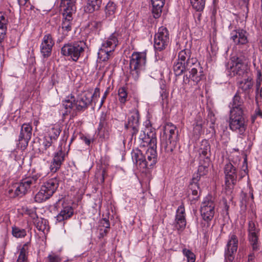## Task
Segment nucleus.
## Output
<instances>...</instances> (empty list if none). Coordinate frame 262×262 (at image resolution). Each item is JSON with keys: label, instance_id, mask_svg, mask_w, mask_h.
<instances>
[{"label": "nucleus", "instance_id": "bf43d9fd", "mask_svg": "<svg viewBox=\"0 0 262 262\" xmlns=\"http://www.w3.org/2000/svg\"><path fill=\"white\" fill-rule=\"evenodd\" d=\"M239 3L241 5L242 7L246 8L247 10H248V5H249V1L248 0H239Z\"/></svg>", "mask_w": 262, "mask_h": 262}, {"label": "nucleus", "instance_id": "a211bd4d", "mask_svg": "<svg viewBox=\"0 0 262 262\" xmlns=\"http://www.w3.org/2000/svg\"><path fill=\"white\" fill-rule=\"evenodd\" d=\"M245 60V57H237L236 56H233L231 58V64L230 69L234 75H239L244 74L245 73V66L244 64V60Z\"/></svg>", "mask_w": 262, "mask_h": 262}, {"label": "nucleus", "instance_id": "5701e85b", "mask_svg": "<svg viewBox=\"0 0 262 262\" xmlns=\"http://www.w3.org/2000/svg\"><path fill=\"white\" fill-rule=\"evenodd\" d=\"M58 185V180L56 178H54L45 182L41 188L43 189V191H46V193L51 196L56 190Z\"/></svg>", "mask_w": 262, "mask_h": 262}, {"label": "nucleus", "instance_id": "c85d7f7f", "mask_svg": "<svg viewBox=\"0 0 262 262\" xmlns=\"http://www.w3.org/2000/svg\"><path fill=\"white\" fill-rule=\"evenodd\" d=\"M200 181L199 177L197 175L196 176H193L191 181L189 184V189L191 190L192 195V201L197 200L199 195L198 190H200V187L199 186L198 182Z\"/></svg>", "mask_w": 262, "mask_h": 262}, {"label": "nucleus", "instance_id": "5fc2aeb1", "mask_svg": "<svg viewBox=\"0 0 262 262\" xmlns=\"http://www.w3.org/2000/svg\"><path fill=\"white\" fill-rule=\"evenodd\" d=\"M100 226L104 227L105 228L109 229L110 227V224L109 220L106 217L103 218L100 222Z\"/></svg>", "mask_w": 262, "mask_h": 262}, {"label": "nucleus", "instance_id": "09e8293b", "mask_svg": "<svg viewBox=\"0 0 262 262\" xmlns=\"http://www.w3.org/2000/svg\"><path fill=\"white\" fill-rule=\"evenodd\" d=\"M61 258L55 253L49 254L46 262H60Z\"/></svg>", "mask_w": 262, "mask_h": 262}, {"label": "nucleus", "instance_id": "4c0bfd02", "mask_svg": "<svg viewBox=\"0 0 262 262\" xmlns=\"http://www.w3.org/2000/svg\"><path fill=\"white\" fill-rule=\"evenodd\" d=\"M28 243H26L20 250L19 254L16 262H27L28 257Z\"/></svg>", "mask_w": 262, "mask_h": 262}, {"label": "nucleus", "instance_id": "a878e982", "mask_svg": "<svg viewBox=\"0 0 262 262\" xmlns=\"http://www.w3.org/2000/svg\"><path fill=\"white\" fill-rule=\"evenodd\" d=\"M232 107L230 111H235V112H244V101L239 95V93L237 91L234 96L232 99V103H231Z\"/></svg>", "mask_w": 262, "mask_h": 262}, {"label": "nucleus", "instance_id": "f03ea898", "mask_svg": "<svg viewBox=\"0 0 262 262\" xmlns=\"http://www.w3.org/2000/svg\"><path fill=\"white\" fill-rule=\"evenodd\" d=\"M92 98L93 96L91 92H85L79 95L76 100L74 96H71L70 99L63 101L62 105L66 110L63 115H68L74 108L78 111L85 110L91 104Z\"/></svg>", "mask_w": 262, "mask_h": 262}, {"label": "nucleus", "instance_id": "ea45409f", "mask_svg": "<svg viewBox=\"0 0 262 262\" xmlns=\"http://www.w3.org/2000/svg\"><path fill=\"white\" fill-rule=\"evenodd\" d=\"M61 129L58 126H53L49 130V136L50 138L55 141L56 140L61 133Z\"/></svg>", "mask_w": 262, "mask_h": 262}, {"label": "nucleus", "instance_id": "69168bd1", "mask_svg": "<svg viewBox=\"0 0 262 262\" xmlns=\"http://www.w3.org/2000/svg\"><path fill=\"white\" fill-rule=\"evenodd\" d=\"M18 3L20 6H24L28 0H17Z\"/></svg>", "mask_w": 262, "mask_h": 262}, {"label": "nucleus", "instance_id": "72a5a7b5", "mask_svg": "<svg viewBox=\"0 0 262 262\" xmlns=\"http://www.w3.org/2000/svg\"><path fill=\"white\" fill-rule=\"evenodd\" d=\"M102 0H88L86 6L85 7V11L92 13L98 10L100 8Z\"/></svg>", "mask_w": 262, "mask_h": 262}, {"label": "nucleus", "instance_id": "6e6552de", "mask_svg": "<svg viewBox=\"0 0 262 262\" xmlns=\"http://www.w3.org/2000/svg\"><path fill=\"white\" fill-rule=\"evenodd\" d=\"M84 43L83 41H74L65 44L61 49V53L65 56H70L76 61L84 52Z\"/></svg>", "mask_w": 262, "mask_h": 262}, {"label": "nucleus", "instance_id": "79ce46f5", "mask_svg": "<svg viewBox=\"0 0 262 262\" xmlns=\"http://www.w3.org/2000/svg\"><path fill=\"white\" fill-rule=\"evenodd\" d=\"M248 239L252 247L253 250L257 251L259 249L257 234H248Z\"/></svg>", "mask_w": 262, "mask_h": 262}, {"label": "nucleus", "instance_id": "0eeeda50", "mask_svg": "<svg viewBox=\"0 0 262 262\" xmlns=\"http://www.w3.org/2000/svg\"><path fill=\"white\" fill-rule=\"evenodd\" d=\"M146 63V54L143 52L134 53L129 63L130 73L134 80L138 79L141 70Z\"/></svg>", "mask_w": 262, "mask_h": 262}, {"label": "nucleus", "instance_id": "b1692460", "mask_svg": "<svg viewBox=\"0 0 262 262\" xmlns=\"http://www.w3.org/2000/svg\"><path fill=\"white\" fill-rule=\"evenodd\" d=\"M60 148L59 151L55 154L50 166V169L52 172H55L59 169L64 160V153L62 151L61 146Z\"/></svg>", "mask_w": 262, "mask_h": 262}, {"label": "nucleus", "instance_id": "7ed1b4c3", "mask_svg": "<svg viewBox=\"0 0 262 262\" xmlns=\"http://www.w3.org/2000/svg\"><path fill=\"white\" fill-rule=\"evenodd\" d=\"M41 174L34 173L23 179L20 182L13 184L8 190V193L11 197L21 196L25 195L32 186L35 185Z\"/></svg>", "mask_w": 262, "mask_h": 262}, {"label": "nucleus", "instance_id": "e2e57ef3", "mask_svg": "<svg viewBox=\"0 0 262 262\" xmlns=\"http://www.w3.org/2000/svg\"><path fill=\"white\" fill-rule=\"evenodd\" d=\"M255 114L257 116H260L261 118H262V112L259 110V108H257L255 110Z\"/></svg>", "mask_w": 262, "mask_h": 262}, {"label": "nucleus", "instance_id": "f704fd0d", "mask_svg": "<svg viewBox=\"0 0 262 262\" xmlns=\"http://www.w3.org/2000/svg\"><path fill=\"white\" fill-rule=\"evenodd\" d=\"M118 39L115 34H112L107 39L104 41L102 46H105L106 49H112L113 52L117 46Z\"/></svg>", "mask_w": 262, "mask_h": 262}, {"label": "nucleus", "instance_id": "052dcab7", "mask_svg": "<svg viewBox=\"0 0 262 262\" xmlns=\"http://www.w3.org/2000/svg\"><path fill=\"white\" fill-rule=\"evenodd\" d=\"M100 93V89L98 88H95V91H94V93L93 94H92L93 98V97H99Z\"/></svg>", "mask_w": 262, "mask_h": 262}, {"label": "nucleus", "instance_id": "2eb2a0df", "mask_svg": "<svg viewBox=\"0 0 262 262\" xmlns=\"http://www.w3.org/2000/svg\"><path fill=\"white\" fill-rule=\"evenodd\" d=\"M139 113L138 110L134 108L130 113L127 123L125 127L127 129H131L132 138L136 135L139 130Z\"/></svg>", "mask_w": 262, "mask_h": 262}, {"label": "nucleus", "instance_id": "cd10ccee", "mask_svg": "<svg viewBox=\"0 0 262 262\" xmlns=\"http://www.w3.org/2000/svg\"><path fill=\"white\" fill-rule=\"evenodd\" d=\"M73 214L74 210L73 207L67 206L63 208L59 213L56 216V218L58 222H60L71 217Z\"/></svg>", "mask_w": 262, "mask_h": 262}, {"label": "nucleus", "instance_id": "774afa93", "mask_svg": "<svg viewBox=\"0 0 262 262\" xmlns=\"http://www.w3.org/2000/svg\"><path fill=\"white\" fill-rule=\"evenodd\" d=\"M84 141L85 143L87 145H90V144L91 143V141H90V139H87L86 138H84Z\"/></svg>", "mask_w": 262, "mask_h": 262}, {"label": "nucleus", "instance_id": "4d7b16f0", "mask_svg": "<svg viewBox=\"0 0 262 262\" xmlns=\"http://www.w3.org/2000/svg\"><path fill=\"white\" fill-rule=\"evenodd\" d=\"M101 178L100 179V182L101 183H103L104 182L105 178L106 176V171L105 168H103L100 173Z\"/></svg>", "mask_w": 262, "mask_h": 262}, {"label": "nucleus", "instance_id": "aec40b11", "mask_svg": "<svg viewBox=\"0 0 262 262\" xmlns=\"http://www.w3.org/2000/svg\"><path fill=\"white\" fill-rule=\"evenodd\" d=\"M248 33L243 29L233 30L231 34V39L236 45H245L248 42Z\"/></svg>", "mask_w": 262, "mask_h": 262}, {"label": "nucleus", "instance_id": "e433bc0d", "mask_svg": "<svg viewBox=\"0 0 262 262\" xmlns=\"http://www.w3.org/2000/svg\"><path fill=\"white\" fill-rule=\"evenodd\" d=\"M190 51L189 49H186L180 51L178 55V60L182 62H188V60H196L194 58H190Z\"/></svg>", "mask_w": 262, "mask_h": 262}, {"label": "nucleus", "instance_id": "8fccbe9b", "mask_svg": "<svg viewBox=\"0 0 262 262\" xmlns=\"http://www.w3.org/2000/svg\"><path fill=\"white\" fill-rule=\"evenodd\" d=\"M54 140L51 139L48 137H45L43 139V141L42 142V145L43 146V149L45 150H47L50 147L52 146V143H53Z\"/></svg>", "mask_w": 262, "mask_h": 262}, {"label": "nucleus", "instance_id": "f8f14e48", "mask_svg": "<svg viewBox=\"0 0 262 262\" xmlns=\"http://www.w3.org/2000/svg\"><path fill=\"white\" fill-rule=\"evenodd\" d=\"M32 134V127L30 123H24L21 125L18 138L17 146L22 150L26 148Z\"/></svg>", "mask_w": 262, "mask_h": 262}, {"label": "nucleus", "instance_id": "6ab92c4d", "mask_svg": "<svg viewBox=\"0 0 262 262\" xmlns=\"http://www.w3.org/2000/svg\"><path fill=\"white\" fill-rule=\"evenodd\" d=\"M174 227L179 231H183L186 225L185 211L183 204L180 205L176 212L174 222Z\"/></svg>", "mask_w": 262, "mask_h": 262}, {"label": "nucleus", "instance_id": "6e6d98bb", "mask_svg": "<svg viewBox=\"0 0 262 262\" xmlns=\"http://www.w3.org/2000/svg\"><path fill=\"white\" fill-rule=\"evenodd\" d=\"M242 198V203L243 204H246L248 202L249 199L247 198V194L246 193L242 191L241 194Z\"/></svg>", "mask_w": 262, "mask_h": 262}, {"label": "nucleus", "instance_id": "9d476101", "mask_svg": "<svg viewBox=\"0 0 262 262\" xmlns=\"http://www.w3.org/2000/svg\"><path fill=\"white\" fill-rule=\"evenodd\" d=\"M224 173L226 192L227 194H230L236 183L237 169L230 162H229L225 165Z\"/></svg>", "mask_w": 262, "mask_h": 262}, {"label": "nucleus", "instance_id": "39448f33", "mask_svg": "<svg viewBox=\"0 0 262 262\" xmlns=\"http://www.w3.org/2000/svg\"><path fill=\"white\" fill-rule=\"evenodd\" d=\"M247 127V121L244 112L230 111L229 128L240 135H244Z\"/></svg>", "mask_w": 262, "mask_h": 262}, {"label": "nucleus", "instance_id": "f257e3e1", "mask_svg": "<svg viewBox=\"0 0 262 262\" xmlns=\"http://www.w3.org/2000/svg\"><path fill=\"white\" fill-rule=\"evenodd\" d=\"M141 141L140 146H147L145 156L147 160L149 168H151L157 161V138L156 133L150 131L146 134L145 131L141 132L139 136Z\"/></svg>", "mask_w": 262, "mask_h": 262}, {"label": "nucleus", "instance_id": "1a4fd4ad", "mask_svg": "<svg viewBox=\"0 0 262 262\" xmlns=\"http://www.w3.org/2000/svg\"><path fill=\"white\" fill-rule=\"evenodd\" d=\"M214 198L211 195L206 196L202 203L200 211L203 220L207 224L212 220L215 213Z\"/></svg>", "mask_w": 262, "mask_h": 262}, {"label": "nucleus", "instance_id": "49530a36", "mask_svg": "<svg viewBox=\"0 0 262 262\" xmlns=\"http://www.w3.org/2000/svg\"><path fill=\"white\" fill-rule=\"evenodd\" d=\"M259 229L256 228L255 223L253 221H250L248 223V234H257L259 232Z\"/></svg>", "mask_w": 262, "mask_h": 262}, {"label": "nucleus", "instance_id": "20e7f679", "mask_svg": "<svg viewBox=\"0 0 262 262\" xmlns=\"http://www.w3.org/2000/svg\"><path fill=\"white\" fill-rule=\"evenodd\" d=\"M76 0H61V6L63 7V18L61 24L62 34L67 36L73 26V14L75 13Z\"/></svg>", "mask_w": 262, "mask_h": 262}, {"label": "nucleus", "instance_id": "f3484780", "mask_svg": "<svg viewBox=\"0 0 262 262\" xmlns=\"http://www.w3.org/2000/svg\"><path fill=\"white\" fill-rule=\"evenodd\" d=\"M131 155L133 161L141 170L143 171L145 169H150L145 156L141 150L138 148L133 149Z\"/></svg>", "mask_w": 262, "mask_h": 262}, {"label": "nucleus", "instance_id": "680f3d73", "mask_svg": "<svg viewBox=\"0 0 262 262\" xmlns=\"http://www.w3.org/2000/svg\"><path fill=\"white\" fill-rule=\"evenodd\" d=\"M107 95H107V92H104L103 96L102 98L101 101L100 106H101L103 105V104L104 103L106 97L107 96Z\"/></svg>", "mask_w": 262, "mask_h": 262}, {"label": "nucleus", "instance_id": "4be33fe9", "mask_svg": "<svg viewBox=\"0 0 262 262\" xmlns=\"http://www.w3.org/2000/svg\"><path fill=\"white\" fill-rule=\"evenodd\" d=\"M199 154V160H203L210 161V145L208 141L206 140H203L200 144L198 149Z\"/></svg>", "mask_w": 262, "mask_h": 262}, {"label": "nucleus", "instance_id": "c03bdc74", "mask_svg": "<svg viewBox=\"0 0 262 262\" xmlns=\"http://www.w3.org/2000/svg\"><path fill=\"white\" fill-rule=\"evenodd\" d=\"M12 234L17 238L25 237L26 235V231L25 229H20L18 227L12 228Z\"/></svg>", "mask_w": 262, "mask_h": 262}, {"label": "nucleus", "instance_id": "473e14b6", "mask_svg": "<svg viewBox=\"0 0 262 262\" xmlns=\"http://www.w3.org/2000/svg\"><path fill=\"white\" fill-rule=\"evenodd\" d=\"M210 163V161H208V160H200L198 172L194 174L193 176H196L198 175L200 179L201 177L206 175L208 172V167Z\"/></svg>", "mask_w": 262, "mask_h": 262}, {"label": "nucleus", "instance_id": "2f4dec72", "mask_svg": "<svg viewBox=\"0 0 262 262\" xmlns=\"http://www.w3.org/2000/svg\"><path fill=\"white\" fill-rule=\"evenodd\" d=\"M165 129L168 131V133L164 132L163 136H167L169 140L178 141V130L176 126L171 123H168Z\"/></svg>", "mask_w": 262, "mask_h": 262}, {"label": "nucleus", "instance_id": "dca6fc26", "mask_svg": "<svg viewBox=\"0 0 262 262\" xmlns=\"http://www.w3.org/2000/svg\"><path fill=\"white\" fill-rule=\"evenodd\" d=\"M54 41L50 34L44 35L40 45V53L43 58H47L51 55Z\"/></svg>", "mask_w": 262, "mask_h": 262}, {"label": "nucleus", "instance_id": "de8ad7c7", "mask_svg": "<svg viewBox=\"0 0 262 262\" xmlns=\"http://www.w3.org/2000/svg\"><path fill=\"white\" fill-rule=\"evenodd\" d=\"M89 27L93 31L99 30L101 27V23L98 21H92L89 23Z\"/></svg>", "mask_w": 262, "mask_h": 262}, {"label": "nucleus", "instance_id": "603ef678", "mask_svg": "<svg viewBox=\"0 0 262 262\" xmlns=\"http://www.w3.org/2000/svg\"><path fill=\"white\" fill-rule=\"evenodd\" d=\"M199 67L200 68V69L199 70H197V71L196 72V73H195L194 74V77H195L196 78H198V79H198V81H195V80H193L194 82H195L196 83H198V82H199L200 80H201L202 79H203L205 76H204V74H203V69L200 66V65L199 64Z\"/></svg>", "mask_w": 262, "mask_h": 262}, {"label": "nucleus", "instance_id": "4468645a", "mask_svg": "<svg viewBox=\"0 0 262 262\" xmlns=\"http://www.w3.org/2000/svg\"><path fill=\"white\" fill-rule=\"evenodd\" d=\"M109 117L107 113L102 112L99 126L98 128V134L100 138L108 139L110 136L111 127L108 121Z\"/></svg>", "mask_w": 262, "mask_h": 262}, {"label": "nucleus", "instance_id": "9b49d317", "mask_svg": "<svg viewBox=\"0 0 262 262\" xmlns=\"http://www.w3.org/2000/svg\"><path fill=\"white\" fill-rule=\"evenodd\" d=\"M169 43V34L166 28L160 27L158 32L155 35L154 48L157 51H161L166 49Z\"/></svg>", "mask_w": 262, "mask_h": 262}, {"label": "nucleus", "instance_id": "58836bf2", "mask_svg": "<svg viewBox=\"0 0 262 262\" xmlns=\"http://www.w3.org/2000/svg\"><path fill=\"white\" fill-rule=\"evenodd\" d=\"M118 94L120 102L124 104L128 100L127 88L125 86L120 88L118 91Z\"/></svg>", "mask_w": 262, "mask_h": 262}, {"label": "nucleus", "instance_id": "0e129e2a", "mask_svg": "<svg viewBox=\"0 0 262 262\" xmlns=\"http://www.w3.org/2000/svg\"><path fill=\"white\" fill-rule=\"evenodd\" d=\"M108 229L105 228L103 231L100 232V235L101 237H103L105 235L108 233Z\"/></svg>", "mask_w": 262, "mask_h": 262}, {"label": "nucleus", "instance_id": "c9c22d12", "mask_svg": "<svg viewBox=\"0 0 262 262\" xmlns=\"http://www.w3.org/2000/svg\"><path fill=\"white\" fill-rule=\"evenodd\" d=\"M112 52V49H106L105 46H101L98 53V58L102 61H107Z\"/></svg>", "mask_w": 262, "mask_h": 262}, {"label": "nucleus", "instance_id": "338daca9", "mask_svg": "<svg viewBox=\"0 0 262 262\" xmlns=\"http://www.w3.org/2000/svg\"><path fill=\"white\" fill-rule=\"evenodd\" d=\"M254 257V254L253 253H251L249 255V258H248V260H252Z\"/></svg>", "mask_w": 262, "mask_h": 262}, {"label": "nucleus", "instance_id": "864d4df0", "mask_svg": "<svg viewBox=\"0 0 262 262\" xmlns=\"http://www.w3.org/2000/svg\"><path fill=\"white\" fill-rule=\"evenodd\" d=\"M261 82H262V75L261 72L260 70L257 71V78L256 81V91H258L260 89Z\"/></svg>", "mask_w": 262, "mask_h": 262}, {"label": "nucleus", "instance_id": "3c124183", "mask_svg": "<svg viewBox=\"0 0 262 262\" xmlns=\"http://www.w3.org/2000/svg\"><path fill=\"white\" fill-rule=\"evenodd\" d=\"M161 97L163 103H168V92L166 89H162L160 92Z\"/></svg>", "mask_w": 262, "mask_h": 262}, {"label": "nucleus", "instance_id": "c756f323", "mask_svg": "<svg viewBox=\"0 0 262 262\" xmlns=\"http://www.w3.org/2000/svg\"><path fill=\"white\" fill-rule=\"evenodd\" d=\"M152 5V12L155 18H159L161 14L165 0H151Z\"/></svg>", "mask_w": 262, "mask_h": 262}, {"label": "nucleus", "instance_id": "a19ab883", "mask_svg": "<svg viewBox=\"0 0 262 262\" xmlns=\"http://www.w3.org/2000/svg\"><path fill=\"white\" fill-rule=\"evenodd\" d=\"M51 196H49L46 192L43 191L41 188L40 191L35 195L34 200L36 202L41 203L49 199Z\"/></svg>", "mask_w": 262, "mask_h": 262}, {"label": "nucleus", "instance_id": "393cba45", "mask_svg": "<svg viewBox=\"0 0 262 262\" xmlns=\"http://www.w3.org/2000/svg\"><path fill=\"white\" fill-rule=\"evenodd\" d=\"M30 216L33 219V223L38 230L44 232L46 229L47 221L44 219H39L34 211H30L29 213Z\"/></svg>", "mask_w": 262, "mask_h": 262}, {"label": "nucleus", "instance_id": "423d86ee", "mask_svg": "<svg viewBox=\"0 0 262 262\" xmlns=\"http://www.w3.org/2000/svg\"><path fill=\"white\" fill-rule=\"evenodd\" d=\"M199 69H200L199 63L196 60H188L186 62H182L178 60L173 64V71L176 76H180L183 72L189 71L190 73L189 78L192 80H198L199 79L194 77V74L196 73L197 70Z\"/></svg>", "mask_w": 262, "mask_h": 262}, {"label": "nucleus", "instance_id": "a18cd8bd", "mask_svg": "<svg viewBox=\"0 0 262 262\" xmlns=\"http://www.w3.org/2000/svg\"><path fill=\"white\" fill-rule=\"evenodd\" d=\"M183 253L187 257L188 262H195V255L191 251L185 248L183 250Z\"/></svg>", "mask_w": 262, "mask_h": 262}, {"label": "nucleus", "instance_id": "bb28decb", "mask_svg": "<svg viewBox=\"0 0 262 262\" xmlns=\"http://www.w3.org/2000/svg\"><path fill=\"white\" fill-rule=\"evenodd\" d=\"M253 81L251 77L248 76L238 82V88L243 92L246 94H249L253 86Z\"/></svg>", "mask_w": 262, "mask_h": 262}, {"label": "nucleus", "instance_id": "ddd939ff", "mask_svg": "<svg viewBox=\"0 0 262 262\" xmlns=\"http://www.w3.org/2000/svg\"><path fill=\"white\" fill-rule=\"evenodd\" d=\"M238 240L237 236L234 234H230L225 250V256L226 262H237L233 261L234 254L238 247Z\"/></svg>", "mask_w": 262, "mask_h": 262}, {"label": "nucleus", "instance_id": "412c9836", "mask_svg": "<svg viewBox=\"0 0 262 262\" xmlns=\"http://www.w3.org/2000/svg\"><path fill=\"white\" fill-rule=\"evenodd\" d=\"M178 141L169 140L167 136H162L161 138V150L168 155H171L176 148Z\"/></svg>", "mask_w": 262, "mask_h": 262}, {"label": "nucleus", "instance_id": "13d9d810", "mask_svg": "<svg viewBox=\"0 0 262 262\" xmlns=\"http://www.w3.org/2000/svg\"><path fill=\"white\" fill-rule=\"evenodd\" d=\"M115 9V6L113 5V3L112 4H107V5L106 6V10H107L108 12H109V13L110 14L111 12H114V10Z\"/></svg>", "mask_w": 262, "mask_h": 262}, {"label": "nucleus", "instance_id": "37998d69", "mask_svg": "<svg viewBox=\"0 0 262 262\" xmlns=\"http://www.w3.org/2000/svg\"><path fill=\"white\" fill-rule=\"evenodd\" d=\"M204 0H191L192 7L197 11H202L205 6Z\"/></svg>", "mask_w": 262, "mask_h": 262}, {"label": "nucleus", "instance_id": "7c9ffc66", "mask_svg": "<svg viewBox=\"0 0 262 262\" xmlns=\"http://www.w3.org/2000/svg\"><path fill=\"white\" fill-rule=\"evenodd\" d=\"M8 23V20L6 14L0 12V42H2L5 38Z\"/></svg>", "mask_w": 262, "mask_h": 262}]
</instances>
